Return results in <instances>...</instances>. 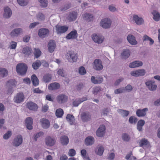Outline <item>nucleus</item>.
<instances>
[{
	"instance_id": "nucleus-28",
	"label": "nucleus",
	"mask_w": 160,
	"mask_h": 160,
	"mask_svg": "<svg viewBox=\"0 0 160 160\" xmlns=\"http://www.w3.org/2000/svg\"><path fill=\"white\" fill-rule=\"evenodd\" d=\"M22 52L25 55L28 56L32 53V50L31 48L26 47L23 48Z\"/></svg>"
},
{
	"instance_id": "nucleus-54",
	"label": "nucleus",
	"mask_w": 160,
	"mask_h": 160,
	"mask_svg": "<svg viewBox=\"0 0 160 160\" xmlns=\"http://www.w3.org/2000/svg\"><path fill=\"white\" fill-rule=\"evenodd\" d=\"M122 138L124 141H128L130 139L129 135L126 133H124L122 135Z\"/></svg>"
},
{
	"instance_id": "nucleus-53",
	"label": "nucleus",
	"mask_w": 160,
	"mask_h": 160,
	"mask_svg": "<svg viewBox=\"0 0 160 160\" xmlns=\"http://www.w3.org/2000/svg\"><path fill=\"white\" fill-rule=\"evenodd\" d=\"M18 4L22 6H24L28 4L27 0H17Z\"/></svg>"
},
{
	"instance_id": "nucleus-15",
	"label": "nucleus",
	"mask_w": 160,
	"mask_h": 160,
	"mask_svg": "<svg viewBox=\"0 0 160 160\" xmlns=\"http://www.w3.org/2000/svg\"><path fill=\"white\" fill-rule=\"evenodd\" d=\"M78 37V33L76 30L74 29L71 31L66 36V38L68 39H76Z\"/></svg>"
},
{
	"instance_id": "nucleus-47",
	"label": "nucleus",
	"mask_w": 160,
	"mask_h": 160,
	"mask_svg": "<svg viewBox=\"0 0 160 160\" xmlns=\"http://www.w3.org/2000/svg\"><path fill=\"white\" fill-rule=\"evenodd\" d=\"M63 110L61 108L57 109L56 111V116L58 118L61 117L63 115Z\"/></svg>"
},
{
	"instance_id": "nucleus-18",
	"label": "nucleus",
	"mask_w": 160,
	"mask_h": 160,
	"mask_svg": "<svg viewBox=\"0 0 160 160\" xmlns=\"http://www.w3.org/2000/svg\"><path fill=\"white\" fill-rule=\"evenodd\" d=\"M22 136L21 135H18L14 140L13 145L15 146H18L22 144Z\"/></svg>"
},
{
	"instance_id": "nucleus-22",
	"label": "nucleus",
	"mask_w": 160,
	"mask_h": 160,
	"mask_svg": "<svg viewBox=\"0 0 160 160\" xmlns=\"http://www.w3.org/2000/svg\"><path fill=\"white\" fill-rule=\"evenodd\" d=\"M45 142L47 145L51 146L55 144L56 141L55 139L48 136L46 138Z\"/></svg>"
},
{
	"instance_id": "nucleus-55",
	"label": "nucleus",
	"mask_w": 160,
	"mask_h": 160,
	"mask_svg": "<svg viewBox=\"0 0 160 160\" xmlns=\"http://www.w3.org/2000/svg\"><path fill=\"white\" fill-rule=\"evenodd\" d=\"M79 72L81 75H84L86 74V71L84 67L82 66L79 68Z\"/></svg>"
},
{
	"instance_id": "nucleus-38",
	"label": "nucleus",
	"mask_w": 160,
	"mask_h": 160,
	"mask_svg": "<svg viewBox=\"0 0 160 160\" xmlns=\"http://www.w3.org/2000/svg\"><path fill=\"white\" fill-rule=\"evenodd\" d=\"M22 32V29L17 28L14 29L10 33V35L12 37L17 36L19 35Z\"/></svg>"
},
{
	"instance_id": "nucleus-30",
	"label": "nucleus",
	"mask_w": 160,
	"mask_h": 160,
	"mask_svg": "<svg viewBox=\"0 0 160 160\" xmlns=\"http://www.w3.org/2000/svg\"><path fill=\"white\" fill-rule=\"evenodd\" d=\"M91 80L92 82L94 84H100L102 82L103 79L102 77L98 78L97 79H95V77L92 76L91 77Z\"/></svg>"
},
{
	"instance_id": "nucleus-56",
	"label": "nucleus",
	"mask_w": 160,
	"mask_h": 160,
	"mask_svg": "<svg viewBox=\"0 0 160 160\" xmlns=\"http://www.w3.org/2000/svg\"><path fill=\"white\" fill-rule=\"evenodd\" d=\"M37 18L38 20H43L45 19V16L42 13H39L37 15Z\"/></svg>"
},
{
	"instance_id": "nucleus-24",
	"label": "nucleus",
	"mask_w": 160,
	"mask_h": 160,
	"mask_svg": "<svg viewBox=\"0 0 160 160\" xmlns=\"http://www.w3.org/2000/svg\"><path fill=\"white\" fill-rule=\"evenodd\" d=\"M4 13L3 17L6 18H9L12 14L11 9L8 7H6L4 9Z\"/></svg>"
},
{
	"instance_id": "nucleus-14",
	"label": "nucleus",
	"mask_w": 160,
	"mask_h": 160,
	"mask_svg": "<svg viewBox=\"0 0 160 160\" xmlns=\"http://www.w3.org/2000/svg\"><path fill=\"white\" fill-rule=\"evenodd\" d=\"M146 84L150 90L154 91L157 88V86L155 84L154 81H149L146 82Z\"/></svg>"
},
{
	"instance_id": "nucleus-21",
	"label": "nucleus",
	"mask_w": 160,
	"mask_h": 160,
	"mask_svg": "<svg viewBox=\"0 0 160 160\" xmlns=\"http://www.w3.org/2000/svg\"><path fill=\"white\" fill-rule=\"evenodd\" d=\"M25 123L27 128L29 130H31L32 128V119L30 117L27 118L25 121Z\"/></svg>"
},
{
	"instance_id": "nucleus-27",
	"label": "nucleus",
	"mask_w": 160,
	"mask_h": 160,
	"mask_svg": "<svg viewBox=\"0 0 160 160\" xmlns=\"http://www.w3.org/2000/svg\"><path fill=\"white\" fill-rule=\"evenodd\" d=\"M60 87V84L57 82L51 83L48 86V88L50 90H53L58 89Z\"/></svg>"
},
{
	"instance_id": "nucleus-37",
	"label": "nucleus",
	"mask_w": 160,
	"mask_h": 160,
	"mask_svg": "<svg viewBox=\"0 0 160 160\" xmlns=\"http://www.w3.org/2000/svg\"><path fill=\"white\" fill-rule=\"evenodd\" d=\"M83 19L88 21V22L92 21L93 18V17L92 15L89 14L88 13H86L85 14L82 15Z\"/></svg>"
},
{
	"instance_id": "nucleus-13",
	"label": "nucleus",
	"mask_w": 160,
	"mask_h": 160,
	"mask_svg": "<svg viewBox=\"0 0 160 160\" xmlns=\"http://www.w3.org/2000/svg\"><path fill=\"white\" fill-rule=\"evenodd\" d=\"M81 118L83 122H87L91 119V115L89 112H84L81 115Z\"/></svg>"
},
{
	"instance_id": "nucleus-46",
	"label": "nucleus",
	"mask_w": 160,
	"mask_h": 160,
	"mask_svg": "<svg viewBox=\"0 0 160 160\" xmlns=\"http://www.w3.org/2000/svg\"><path fill=\"white\" fill-rule=\"evenodd\" d=\"M43 79L45 82H48L51 80V75L49 74H45L43 77Z\"/></svg>"
},
{
	"instance_id": "nucleus-63",
	"label": "nucleus",
	"mask_w": 160,
	"mask_h": 160,
	"mask_svg": "<svg viewBox=\"0 0 160 160\" xmlns=\"http://www.w3.org/2000/svg\"><path fill=\"white\" fill-rule=\"evenodd\" d=\"M39 24V22H36L31 23L29 26L30 28H34L37 25H38Z\"/></svg>"
},
{
	"instance_id": "nucleus-62",
	"label": "nucleus",
	"mask_w": 160,
	"mask_h": 160,
	"mask_svg": "<svg viewBox=\"0 0 160 160\" xmlns=\"http://www.w3.org/2000/svg\"><path fill=\"white\" fill-rule=\"evenodd\" d=\"M46 99L50 101L53 102L54 98L52 97L51 95L48 94L46 96Z\"/></svg>"
},
{
	"instance_id": "nucleus-20",
	"label": "nucleus",
	"mask_w": 160,
	"mask_h": 160,
	"mask_svg": "<svg viewBox=\"0 0 160 160\" xmlns=\"http://www.w3.org/2000/svg\"><path fill=\"white\" fill-rule=\"evenodd\" d=\"M56 47V44L53 40H50L48 44V48L49 51L50 52H53Z\"/></svg>"
},
{
	"instance_id": "nucleus-11",
	"label": "nucleus",
	"mask_w": 160,
	"mask_h": 160,
	"mask_svg": "<svg viewBox=\"0 0 160 160\" xmlns=\"http://www.w3.org/2000/svg\"><path fill=\"white\" fill-rule=\"evenodd\" d=\"M40 122L41 126L44 129H47L50 126V122L46 118H43L40 120Z\"/></svg>"
},
{
	"instance_id": "nucleus-32",
	"label": "nucleus",
	"mask_w": 160,
	"mask_h": 160,
	"mask_svg": "<svg viewBox=\"0 0 160 160\" xmlns=\"http://www.w3.org/2000/svg\"><path fill=\"white\" fill-rule=\"evenodd\" d=\"M130 54V51L128 49H124L121 53V57L122 58L127 59L128 58Z\"/></svg>"
},
{
	"instance_id": "nucleus-59",
	"label": "nucleus",
	"mask_w": 160,
	"mask_h": 160,
	"mask_svg": "<svg viewBox=\"0 0 160 160\" xmlns=\"http://www.w3.org/2000/svg\"><path fill=\"white\" fill-rule=\"evenodd\" d=\"M124 90L125 89L124 88H120L115 90L114 92L116 94L122 93Z\"/></svg>"
},
{
	"instance_id": "nucleus-1",
	"label": "nucleus",
	"mask_w": 160,
	"mask_h": 160,
	"mask_svg": "<svg viewBox=\"0 0 160 160\" xmlns=\"http://www.w3.org/2000/svg\"><path fill=\"white\" fill-rule=\"evenodd\" d=\"M16 69L18 73L20 75L25 74L27 72V67L26 64L23 63L18 64L16 66Z\"/></svg>"
},
{
	"instance_id": "nucleus-36",
	"label": "nucleus",
	"mask_w": 160,
	"mask_h": 160,
	"mask_svg": "<svg viewBox=\"0 0 160 160\" xmlns=\"http://www.w3.org/2000/svg\"><path fill=\"white\" fill-rule=\"evenodd\" d=\"M31 79L33 85L36 86L38 85L39 81L36 75H32L31 76Z\"/></svg>"
},
{
	"instance_id": "nucleus-7",
	"label": "nucleus",
	"mask_w": 160,
	"mask_h": 160,
	"mask_svg": "<svg viewBox=\"0 0 160 160\" xmlns=\"http://www.w3.org/2000/svg\"><path fill=\"white\" fill-rule=\"evenodd\" d=\"M145 72L144 69H141L131 72V74L133 76L139 77L143 76L145 74Z\"/></svg>"
},
{
	"instance_id": "nucleus-39",
	"label": "nucleus",
	"mask_w": 160,
	"mask_h": 160,
	"mask_svg": "<svg viewBox=\"0 0 160 160\" xmlns=\"http://www.w3.org/2000/svg\"><path fill=\"white\" fill-rule=\"evenodd\" d=\"M60 141L62 145H66L69 142V139L67 136H63L61 138Z\"/></svg>"
},
{
	"instance_id": "nucleus-35",
	"label": "nucleus",
	"mask_w": 160,
	"mask_h": 160,
	"mask_svg": "<svg viewBox=\"0 0 160 160\" xmlns=\"http://www.w3.org/2000/svg\"><path fill=\"white\" fill-rule=\"evenodd\" d=\"M153 15V19L156 21H158L160 20V14L156 10H153L152 12Z\"/></svg>"
},
{
	"instance_id": "nucleus-3",
	"label": "nucleus",
	"mask_w": 160,
	"mask_h": 160,
	"mask_svg": "<svg viewBox=\"0 0 160 160\" xmlns=\"http://www.w3.org/2000/svg\"><path fill=\"white\" fill-rule=\"evenodd\" d=\"M56 29L57 34L63 33L66 32L68 28L66 26H61L59 25L55 26Z\"/></svg>"
},
{
	"instance_id": "nucleus-52",
	"label": "nucleus",
	"mask_w": 160,
	"mask_h": 160,
	"mask_svg": "<svg viewBox=\"0 0 160 160\" xmlns=\"http://www.w3.org/2000/svg\"><path fill=\"white\" fill-rule=\"evenodd\" d=\"M137 121V118L133 116L130 117L129 119V122L131 124L136 123Z\"/></svg>"
},
{
	"instance_id": "nucleus-34",
	"label": "nucleus",
	"mask_w": 160,
	"mask_h": 160,
	"mask_svg": "<svg viewBox=\"0 0 160 160\" xmlns=\"http://www.w3.org/2000/svg\"><path fill=\"white\" fill-rule=\"evenodd\" d=\"M94 142V138L92 137H88L85 140V143L87 145H91Z\"/></svg>"
},
{
	"instance_id": "nucleus-51",
	"label": "nucleus",
	"mask_w": 160,
	"mask_h": 160,
	"mask_svg": "<svg viewBox=\"0 0 160 160\" xmlns=\"http://www.w3.org/2000/svg\"><path fill=\"white\" fill-rule=\"evenodd\" d=\"M101 91V88L100 87H96L93 88V93L94 94H97Z\"/></svg>"
},
{
	"instance_id": "nucleus-57",
	"label": "nucleus",
	"mask_w": 160,
	"mask_h": 160,
	"mask_svg": "<svg viewBox=\"0 0 160 160\" xmlns=\"http://www.w3.org/2000/svg\"><path fill=\"white\" fill-rule=\"evenodd\" d=\"M11 135V132L10 131H8L7 133H5L3 136V138L4 139H8Z\"/></svg>"
},
{
	"instance_id": "nucleus-33",
	"label": "nucleus",
	"mask_w": 160,
	"mask_h": 160,
	"mask_svg": "<svg viewBox=\"0 0 160 160\" xmlns=\"http://www.w3.org/2000/svg\"><path fill=\"white\" fill-rule=\"evenodd\" d=\"M86 97H84L80 98L78 100H75L73 102V105L75 107L78 106L79 104L87 100Z\"/></svg>"
},
{
	"instance_id": "nucleus-50",
	"label": "nucleus",
	"mask_w": 160,
	"mask_h": 160,
	"mask_svg": "<svg viewBox=\"0 0 160 160\" xmlns=\"http://www.w3.org/2000/svg\"><path fill=\"white\" fill-rule=\"evenodd\" d=\"M41 51L38 49H34V54L35 56V57L36 58H38L41 55Z\"/></svg>"
},
{
	"instance_id": "nucleus-31",
	"label": "nucleus",
	"mask_w": 160,
	"mask_h": 160,
	"mask_svg": "<svg viewBox=\"0 0 160 160\" xmlns=\"http://www.w3.org/2000/svg\"><path fill=\"white\" fill-rule=\"evenodd\" d=\"M66 119L71 125L74 124L75 122L74 117L73 115L70 114H67L66 117Z\"/></svg>"
},
{
	"instance_id": "nucleus-25",
	"label": "nucleus",
	"mask_w": 160,
	"mask_h": 160,
	"mask_svg": "<svg viewBox=\"0 0 160 160\" xmlns=\"http://www.w3.org/2000/svg\"><path fill=\"white\" fill-rule=\"evenodd\" d=\"M133 20L135 21L136 23L138 25H141L144 21L142 18L139 17L136 15H133Z\"/></svg>"
},
{
	"instance_id": "nucleus-2",
	"label": "nucleus",
	"mask_w": 160,
	"mask_h": 160,
	"mask_svg": "<svg viewBox=\"0 0 160 160\" xmlns=\"http://www.w3.org/2000/svg\"><path fill=\"white\" fill-rule=\"evenodd\" d=\"M66 58L70 62H75L78 58V55L74 51H68L66 54Z\"/></svg>"
},
{
	"instance_id": "nucleus-29",
	"label": "nucleus",
	"mask_w": 160,
	"mask_h": 160,
	"mask_svg": "<svg viewBox=\"0 0 160 160\" xmlns=\"http://www.w3.org/2000/svg\"><path fill=\"white\" fill-rule=\"evenodd\" d=\"M127 39L128 42L132 45H136L137 43V42L135 39V38L132 35H128Z\"/></svg>"
},
{
	"instance_id": "nucleus-45",
	"label": "nucleus",
	"mask_w": 160,
	"mask_h": 160,
	"mask_svg": "<svg viewBox=\"0 0 160 160\" xmlns=\"http://www.w3.org/2000/svg\"><path fill=\"white\" fill-rule=\"evenodd\" d=\"M8 73V71L5 68H0V77H4Z\"/></svg>"
},
{
	"instance_id": "nucleus-12",
	"label": "nucleus",
	"mask_w": 160,
	"mask_h": 160,
	"mask_svg": "<svg viewBox=\"0 0 160 160\" xmlns=\"http://www.w3.org/2000/svg\"><path fill=\"white\" fill-rule=\"evenodd\" d=\"M26 107L30 110L36 111L38 109L37 105L35 103L30 102L27 103Z\"/></svg>"
},
{
	"instance_id": "nucleus-17",
	"label": "nucleus",
	"mask_w": 160,
	"mask_h": 160,
	"mask_svg": "<svg viewBox=\"0 0 160 160\" xmlns=\"http://www.w3.org/2000/svg\"><path fill=\"white\" fill-rule=\"evenodd\" d=\"M78 14L76 12H70L68 16L67 19L70 22L75 21L77 17Z\"/></svg>"
},
{
	"instance_id": "nucleus-10",
	"label": "nucleus",
	"mask_w": 160,
	"mask_h": 160,
	"mask_svg": "<svg viewBox=\"0 0 160 160\" xmlns=\"http://www.w3.org/2000/svg\"><path fill=\"white\" fill-rule=\"evenodd\" d=\"M93 40L98 43H101L103 42L104 38L102 36L93 34L92 36Z\"/></svg>"
},
{
	"instance_id": "nucleus-5",
	"label": "nucleus",
	"mask_w": 160,
	"mask_h": 160,
	"mask_svg": "<svg viewBox=\"0 0 160 160\" xmlns=\"http://www.w3.org/2000/svg\"><path fill=\"white\" fill-rule=\"evenodd\" d=\"M111 21L110 19L104 18L102 19L100 22V25L103 28H107L110 27Z\"/></svg>"
},
{
	"instance_id": "nucleus-6",
	"label": "nucleus",
	"mask_w": 160,
	"mask_h": 160,
	"mask_svg": "<svg viewBox=\"0 0 160 160\" xmlns=\"http://www.w3.org/2000/svg\"><path fill=\"white\" fill-rule=\"evenodd\" d=\"M105 127L104 125H101L96 131L97 135L99 137H103L105 133Z\"/></svg>"
},
{
	"instance_id": "nucleus-23",
	"label": "nucleus",
	"mask_w": 160,
	"mask_h": 160,
	"mask_svg": "<svg viewBox=\"0 0 160 160\" xmlns=\"http://www.w3.org/2000/svg\"><path fill=\"white\" fill-rule=\"evenodd\" d=\"M139 145L140 147L144 148H149L150 146L149 142L145 138H142L139 142Z\"/></svg>"
},
{
	"instance_id": "nucleus-9",
	"label": "nucleus",
	"mask_w": 160,
	"mask_h": 160,
	"mask_svg": "<svg viewBox=\"0 0 160 160\" xmlns=\"http://www.w3.org/2000/svg\"><path fill=\"white\" fill-rule=\"evenodd\" d=\"M24 99V96L22 92L17 94L14 98V102L17 103H20L22 102Z\"/></svg>"
},
{
	"instance_id": "nucleus-60",
	"label": "nucleus",
	"mask_w": 160,
	"mask_h": 160,
	"mask_svg": "<svg viewBox=\"0 0 160 160\" xmlns=\"http://www.w3.org/2000/svg\"><path fill=\"white\" fill-rule=\"evenodd\" d=\"M43 132H40L34 136V140L36 141L37 140V139L38 138L42 136L43 135Z\"/></svg>"
},
{
	"instance_id": "nucleus-19",
	"label": "nucleus",
	"mask_w": 160,
	"mask_h": 160,
	"mask_svg": "<svg viewBox=\"0 0 160 160\" xmlns=\"http://www.w3.org/2000/svg\"><path fill=\"white\" fill-rule=\"evenodd\" d=\"M148 110V109L147 108H145L142 109H138L136 111V114L139 117H144L146 115V112Z\"/></svg>"
},
{
	"instance_id": "nucleus-49",
	"label": "nucleus",
	"mask_w": 160,
	"mask_h": 160,
	"mask_svg": "<svg viewBox=\"0 0 160 160\" xmlns=\"http://www.w3.org/2000/svg\"><path fill=\"white\" fill-rule=\"evenodd\" d=\"M81 154L83 157L86 160H91L88 155L86 151H81Z\"/></svg>"
},
{
	"instance_id": "nucleus-26",
	"label": "nucleus",
	"mask_w": 160,
	"mask_h": 160,
	"mask_svg": "<svg viewBox=\"0 0 160 160\" xmlns=\"http://www.w3.org/2000/svg\"><path fill=\"white\" fill-rule=\"evenodd\" d=\"M142 62L141 61H136L130 63L129 67L131 68H134L142 66Z\"/></svg>"
},
{
	"instance_id": "nucleus-61",
	"label": "nucleus",
	"mask_w": 160,
	"mask_h": 160,
	"mask_svg": "<svg viewBox=\"0 0 160 160\" xmlns=\"http://www.w3.org/2000/svg\"><path fill=\"white\" fill-rule=\"evenodd\" d=\"M12 44L10 46V48L12 49H15L16 48L17 46V43L15 42L12 41Z\"/></svg>"
},
{
	"instance_id": "nucleus-4",
	"label": "nucleus",
	"mask_w": 160,
	"mask_h": 160,
	"mask_svg": "<svg viewBox=\"0 0 160 160\" xmlns=\"http://www.w3.org/2000/svg\"><path fill=\"white\" fill-rule=\"evenodd\" d=\"M68 99V97L63 94L58 95L56 98L57 101L59 104H62L65 103L67 101Z\"/></svg>"
},
{
	"instance_id": "nucleus-58",
	"label": "nucleus",
	"mask_w": 160,
	"mask_h": 160,
	"mask_svg": "<svg viewBox=\"0 0 160 160\" xmlns=\"http://www.w3.org/2000/svg\"><path fill=\"white\" fill-rule=\"evenodd\" d=\"M71 6V4L70 3L65 5L62 8L61 10L62 11H65L69 8Z\"/></svg>"
},
{
	"instance_id": "nucleus-41",
	"label": "nucleus",
	"mask_w": 160,
	"mask_h": 160,
	"mask_svg": "<svg viewBox=\"0 0 160 160\" xmlns=\"http://www.w3.org/2000/svg\"><path fill=\"white\" fill-rule=\"evenodd\" d=\"M145 124V121L143 120H139L137 124V128L139 131H142V127Z\"/></svg>"
},
{
	"instance_id": "nucleus-40",
	"label": "nucleus",
	"mask_w": 160,
	"mask_h": 160,
	"mask_svg": "<svg viewBox=\"0 0 160 160\" xmlns=\"http://www.w3.org/2000/svg\"><path fill=\"white\" fill-rule=\"evenodd\" d=\"M17 82L15 80L12 79L8 81L6 83V86L9 88H12L16 86Z\"/></svg>"
},
{
	"instance_id": "nucleus-43",
	"label": "nucleus",
	"mask_w": 160,
	"mask_h": 160,
	"mask_svg": "<svg viewBox=\"0 0 160 160\" xmlns=\"http://www.w3.org/2000/svg\"><path fill=\"white\" fill-rule=\"evenodd\" d=\"M118 112L123 117L127 116L129 114V112L128 111L123 110L121 109H118Z\"/></svg>"
},
{
	"instance_id": "nucleus-48",
	"label": "nucleus",
	"mask_w": 160,
	"mask_h": 160,
	"mask_svg": "<svg viewBox=\"0 0 160 160\" xmlns=\"http://www.w3.org/2000/svg\"><path fill=\"white\" fill-rule=\"evenodd\" d=\"M40 3V5L42 7L46 8L47 7L48 2L47 0H38Z\"/></svg>"
},
{
	"instance_id": "nucleus-42",
	"label": "nucleus",
	"mask_w": 160,
	"mask_h": 160,
	"mask_svg": "<svg viewBox=\"0 0 160 160\" xmlns=\"http://www.w3.org/2000/svg\"><path fill=\"white\" fill-rule=\"evenodd\" d=\"M42 63L40 60H37L33 63L32 67L35 70L37 69L41 65Z\"/></svg>"
},
{
	"instance_id": "nucleus-44",
	"label": "nucleus",
	"mask_w": 160,
	"mask_h": 160,
	"mask_svg": "<svg viewBox=\"0 0 160 160\" xmlns=\"http://www.w3.org/2000/svg\"><path fill=\"white\" fill-rule=\"evenodd\" d=\"M143 41H149V45H152L154 42V41L153 39L147 35H145L143 36Z\"/></svg>"
},
{
	"instance_id": "nucleus-64",
	"label": "nucleus",
	"mask_w": 160,
	"mask_h": 160,
	"mask_svg": "<svg viewBox=\"0 0 160 160\" xmlns=\"http://www.w3.org/2000/svg\"><path fill=\"white\" fill-rule=\"evenodd\" d=\"M68 154L70 157H73L76 154V151H69Z\"/></svg>"
},
{
	"instance_id": "nucleus-8",
	"label": "nucleus",
	"mask_w": 160,
	"mask_h": 160,
	"mask_svg": "<svg viewBox=\"0 0 160 160\" xmlns=\"http://www.w3.org/2000/svg\"><path fill=\"white\" fill-rule=\"evenodd\" d=\"M94 66L93 67L95 69L97 70H100L103 68V66L102 64V61L99 59H96L94 61Z\"/></svg>"
},
{
	"instance_id": "nucleus-16",
	"label": "nucleus",
	"mask_w": 160,
	"mask_h": 160,
	"mask_svg": "<svg viewBox=\"0 0 160 160\" xmlns=\"http://www.w3.org/2000/svg\"><path fill=\"white\" fill-rule=\"evenodd\" d=\"M49 32V31L48 29L42 28L39 30L38 35L40 37L44 38L48 34Z\"/></svg>"
}]
</instances>
